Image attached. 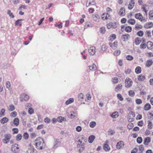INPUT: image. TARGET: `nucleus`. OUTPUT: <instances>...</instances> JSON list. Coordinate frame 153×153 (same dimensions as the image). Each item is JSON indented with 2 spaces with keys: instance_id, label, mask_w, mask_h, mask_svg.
<instances>
[{
  "instance_id": "1",
  "label": "nucleus",
  "mask_w": 153,
  "mask_h": 153,
  "mask_svg": "<svg viewBox=\"0 0 153 153\" xmlns=\"http://www.w3.org/2000/svg\"><path fill=\"white\" fill-rule=\"evenodd\" d=\"M36 148L38 150H41L45 147V144L43 138L39 137L35 140Z\"/></svg>"
},
{
  "instance_id": "36",
  "label": "nucleus",
  "mask_w": 153,
  "mask_h": 153,
  "mask_svg": "<svg viewBox=\"0 0 153 153\" xmlns=\"http://www.w3.org/2000/svg\"><path fill=\"white\" fill-rule=\"evenodd\" d=\"M93 26V25L89 22H87L85 25V27L87 28L88 27H92Z\"/></svg>"
},
{
  "instance_id": "33",
  "label": "nucleus",
  "mask_w": 153,
  "mask_h": 153,
  "mask_svg": "<svg viewBox=\"0 0 153 153\" xmlns=\"http://www.w3.org/2000/svg\"><path fill=\"white\" fill-rule=\"evenodd\" d=\"M103 149L106 151H108L110 149L109 146L106 144H104L103 146Z\"/></svg>"
},
{
  "instance_id": "49",
  "label": "nucleus",
  "mask_w": 153,
  "mask_h": 153,
  "mask_svg": "<svg viewBox=\"0 0 153 153\" xmlns=\"http://www.w3.org/2000/svg\"><path fill=\"white\" fill-rule=\"evenodd\" d=\"M117 97L118 98L120 101H123V98L122 95L120 94H117Z\"/></svg>"
},
{
  "instance_id": "47",
  "label": "nucleus",
  "mask_w": 153,
  "mask_h": 153,
  "mask_svg": "<svg viewBox=\"0 0 153 153\" xmlns=\"http://www.w3.org/2000/svg\"><path fill=\"white\" fill-rule=\"evenodd\" d=\"M15 109V107L14 106L13 104H11L9 105L8 109L10 111H13Z\"/></svg>"
},
{
  "instance_id": "51",
  "label": "nucleus",
  "mask_w": 153,
  "mask_h": 153,
  "mask_svg": "<svg viewBox=\"0 0 153 153\" xmlns=\"http://www.w3.org/2000/svg\"><path fill=\"white\" fill-rule=\"evenodd\" d=\"M126 59L129 61L132 60L133 59V56L131 55H128L126 56Z\"/></svg>"
},
{
  "instance_id": "12",
  "label": "nucleus",
  "mask_w": 153,
  "mask_h": 153,
  "mask_svg": "<svg viewBox=\"0 0 153 153\" xmlns=\"http://www.w3.org/2000/svg\"><path fill=\"white\" fill-rule=\"evenodd\" d=\"M109 45L113 49H116L118 45V42H115L113 43H109Z\"/></svg>"
},
{
  "instance_id": "32",
  "label": "nucleus",
  "mask_w": 153,
  "mask_h": 153,
  "mask_svg": "<svg viewBox=\"0 0 153 153\" xmlns=\"http://www.w3.org/2000/svg\"><path fill=\"white\" fill-rule=\"evenodd\" d=\"M135 71L136 74H138L141 73V69L140 66H137L136 67L135 70Z\"/></svg>"
},
{
  "instance_id": "62",
  "label": "nucleus",
  "mask_w": 153,
  "mask_h": 153,
  "mask_svg": "<svg viewBox=\"0 0 153 153\" xmlns=\"http://www.w3.org/2000/svg\"><path fill=\"white\" fill-rule=\"evenodd\" d=\"M136 102L137 104H140L142 102V100L140 99H137L136 100Z\"/></svg>"
},
{
  "instance_id": "7",
  "label": "nucleus",
  "mask_w": 153,
  "mask_h": 153,
  "mask_svg": "<svg viewBox=\"0 0 153 153\" xmlns=\"http://www.w3.org/2000/svg\"><path fill=\"white\" fill-rule=\"evenodd\" d=\"M11 149L13 152L18 153L19 148L18 147L17 144H14L12 145Z\"/></svg>"
},
{
  "instance_id": "55",
  "label": "nucleus",
  "mask_w": 153,
  "mask_h": 153,
  "mask_svg": "<svg viewBox=\"0 0 153 153\" xmlns=\"http://www.w3.org/2000/svg\"><path fill=\"white\" fill-rule=\"evenodd\" d=\"M137 34L139 36L142 37L143 35V32L141 30H140L138 32Z\"/></svg>"
},
{
  "instance_id": "34",
  "label": "nucleus",
  "mask_w": 153,
  "mask_h": 153,
  "mask_svg": "<svg viewBox=\"0 0 153 153\" xmlns=\"http://www.w3.org/2000/svg\"><path fill=\"white\" fill-rule=\"evenodd\" d=\"M119 115L118 113L117 112H115L113 113L111 115V116L114 118H117L118 117Z\"/></svg>"
},
{
  "instance_id": "3",
  "label": "nucleus",
  "mask_w": 153,
  "mask_h": 153,
  "mask_svg": "<svg viewBox=\"0 0 153 153\" xmlns=\"http://www.w3.org/2000/svg\"><path fill=\"white\" fill-rule=\"evenodd\" d=\"M117 24L115 22H110L107 25V27L109 29L111 28H116L117 27Z\"/></svg>"
},
{
  "instance_id": "58",
  "label": "nucleus",
  "mask_w": 153,
  "mask_h": 153,
  "mask_svg": "<svg viewBox=\"0 0 153 153\" xmlns=\"http://www.w3.org/2000/svg\"><path fill=\"white\" fill-rule=\"evenodd\" d=\"M44 121L45 123H49L51 122V120L46 117L44 119Z\"/></svg>"
},
{
  "instance_id": "8",
  "label": "nucleus",
  "mask_w": 153,
  "mask_h": 153,
  "mask_svg": "<svg viewBox=\"0 0 153 153\" xmlns=\"http://www.w3.org/2000/svg\"><path fill=\"white\" fill-rule=\"evenodd\" d=\"M77 148L79 149V152L81 153L85 149L84 144H77Z\"/></svg>"
},
{
  "instance_id": "57",
  "label": "nucleus",
  "mask_w": 153,
  "mask_h": 153,
  "mask_svg": "<svg viewBox=\"0 0 153 153\" xmlns=\"http://www.w3.org/2000/svg\"><path fill=\"white\" fill-rule=\"evenodd\" d=\"M133 127V125L132 123L129 124L127 126V128L129 130L132 129Z\"/></svg>"
},
{
  "instance_id": "6",
  "label": "nucleus",
  "mask_w": 153,
  "mask_h": 153,
  "mask_svg": "<svg viewBox=\"0 0 153 153\" xmlns=\"http://www.w3.org/2000/svg\"><path fill=\"white\" fill-rule=\"evenodd\" d=\"M125 86L127 88L130 87L132 85V81L129 78H127L125 81Z\"/></svg>"
},
{
  "instance_id": "11",
  "label": "nucleus",
  "mask_w": 153,
  "mask_h": 153,
  "mask_svg": "<svg viewBox=\"0 0 153 153\" xmlns=\"http://www.w3.org/2000/svg\"><path fill=\"white\" fill-rule=\"evenodd\" d=\"M124 143L123 142L120 141L118 142L116 145V148L118 149H120L123 147Z\"/></svg>"
},
{
  "instance_id": "53",
  "label": "nucleus",
  "mask_w": 153,
  "mask_h": 153,
  "mask_svg": "<svg viewBox=\"0 0 153 153\" xmlns=\"http://www.w3.org/2000/svg\"><path fill=\"white\" fill-rule=\"evenodd\" d=\"M96 124V122L94 121H92L90 123V126L91 128H94Z\"/></svg>"
},
{
  "instance_id": "31",
  "label": "nucleus",
  "mask_w": 153,
  "mask_h": 153,
  "mask_svg": "<svg viewBox=\"0 0 153 153\" xmlns=\"http://www.w3.org/2000/svg\"><path fill=\"white\" fill-rule=\"evenodd\" d=\"M8 121V118L6 117H4L1 120L0 122L2 124H4L7 123Z\"/></svg>"
},
{
  "instance_id": "26",
  "label": "nucleus",
  "mask_w": 153,
  "mask_h": 153,
  "mask_svg": "<svg viewBox=\"0 0 153 153\" xmlns=\"http://www.w3.org/2000/svg\"><path fill=\"white\" fill-rule=\"evenodd\" d=\"M95 138V137L94 135L90 136L88 138V141L90 143H92Z\"/></svg>"
},
{
  "instance_id": "40",
  "label": "nucleus",
  "mask_w": 153,
  "mask_h": 153,
  "mask_svg": "<svg viewBox=\"0 0 153 153\" xmlns=\"http://www.w3.org/2000/svg\"><path fill=\"white\" fill-rule=\"evenodd\" d=\"M139 152L138 153H142L144 151L143 146L142 145H141L139 146Z\"/></svg>"
},
{
  "instance_id": "29",
  "label": "nucleus",
  "mask_w": 153,
  "mask_h": 153,
  "mask_svg": "<svg viewBox=\"0 0 153 153\" xmlns=\"http://www.w3.org/2000/svg\"><path fill=\"white\" fill-rule=\"evenodd\" d=\"M151 108L150 105L149 103H147L145 105L144 107V110L145 111H148Z\"/></svg>"
},
{
  "instance_id": "46",
  "label": "nucleus",
  "mask_w": 153,
  "mask_h": 153,
  "mask_svg": "<svg viewBox=\"0 0 153 153\" xmlns=\"http://www.w3.org/2000/svg\"><path fill=\"white\" fill-rule=\"evenodd\" d=\"M7 13L8 15H9L10 17H11L13 18L14 17V16L13 15L12 13L11 12V11L10 10H8Z\"/></svg>"
},
{
  "instance_id": "16",
  "label": "nucleus",
  "mask_w": 153,
  "mask_h": 153,
  "mask_svg": "<svg viewBox=\"0 0 153 153\" xmlns=\"http://www.w3.org/2000/svg\"><path fill=\"white\" fill-rule=\"evenodd\" d=\"M129 117L128 120L129 122H131L134 120V115L132 113H130L128 115Z\"/></svg>"
},
{
  "instance_id": "5",
  "label": "nucleus",
  "mask_w": 153,
  "mask_h": 153,
  "mask_svg": "<svg viewBox=\"0 0 153 153\" xmlns=\"http://www.w3.org/2000/svg\"><path fill=\"white\" fill-rule=\"evenodd\" d=\"M5 138L2 140L4 143L7 144L9 141V140L11 137V135L9 134H5L4 135Z\"/></svg>"
},
{
  "instance_id": "25",
  "label": "nucleus",
  "mask_w": 153,
  "mask_h": 153,
  "mask_svg": "<svg viewBox=\"0 0 153 153\" xmlns=\"http://www.w3.org/2000/svg\"><path fill=\"white\" fill-rule=\"evenodd\" d=\"M125 13V9L124 8H121L119 12V14L121 16H123L124 15Z\"/></svg>"
},
{
  "instance_id": "44",
  "label": "nucleus",
  "mask_w": 153,
  "mask_h": 153,
  "mask_svg": "<svg viewBox=\"0 0 153 153\" xmlns=\"http://www.w3.org/2000/svg\"><path fill=\"white\" fill-rule=\"evenodd\" d=\"M147 6V5L146 4H144L142 5L141 8L143 10V11H144L146 13V14L147 11V10L146 9V7Z\"/></svg>"
},
{
  "instance_id": "20",
  "label": "nucleus",
  "mask_w": 153,
  "mask_h": 153,
  "mask_svg": "<svg viewBox=\"0 0 153 153\" xmlns=\"http://www.w3.org/2000/svg\"><path fill=\"white\" fill-rule=\"evenodd\" d=\"M36 150L33 148H30L28 149L26 153H36Z\"/></svg>"
},
{
  "instance_id": "21",
  "label": "nucleus",
  "mask_w": 153,
  "mask_h": 153,
  "mask_svg": "<svg viewBox=\"0 0 153 153\" xmlns=\"http://www.w3.org/2000/svg\"><path fill=\"white\" fill-rule=\"evenodd\" d=\"M122 85L121 84H120L117 85L115 88V91L117 92H118L122 89Z\"/></svg>"
},
{
  "instance_id": "42",
  "label": "nucleus",
  "mask_w": 153,
  "mask_h": 153,
  "mask_svg": "<svg viewBox=\"0 0 153 153\" xmlns=\"http://www.w3.org/2000/svg\"><path fill=\"white\" fill-rule=\"evenodd\" d=\"M149 18L151 20H152L153 18V11L151 10L149 13Z\"/></svg>"
},
{
  "instance_id": "22",
  "label": "nucleus",
  "mask_w": 153,
  "mask_h": 153,
  "mask_svg": "<svg viewBox=\"0 0 153 153\" xmlns=\"http://www.w3.org/2000/svg\"><path fill=\"white\" fill-rule=\"evenodd\" d=\"M89 67L90 70L93 71L96 70L97 68L96 66L94 64H93L91 65H89Z\"/></svg>"
},
{
  "instance_id": "10",
  "label": "nucleus",
  "mask_w": 153,
  "mask_h": 153,
  "mask_svg": "<svg viewBox=\"0 0 153 153\" xmlns=\"http://www.w3.org/2000/svg\"><path fill=\"white\" fill-rule=\"evenodd\" d=\"M151 138L149 137H146L143 140V144L145 145H148L151 141Z\"/></svg>"
},
{
  "instance_id": "48",
  "label": "nucleus",
  "mask_w": 153,
  "mask_h": 153,
  "mask_svg": "<svg viewBox=\"0 0 153 153\" xmlns=\"http://www.w3.org/2000/svg\"><path fill=\"white\" fill-rule=\"evenodd\" d=\"M21 19L20 20H19L17 21H16L15 22V24L16 25L18 26H20L22 25V22H21Z\"/></svg>"
},
{
  "instance_id": "38",
  "label": "nucleus",
  "mask_w": 153,
  "mask_h": 153,
  "mask_svg": "<svg viewBox=\"0 0 153 153\" xmlns=\"http://www.w3.org/2000/svg\"><path fill=\"white\" fill-rule=\"evenodd\" d=\"M112 81L113 84H116L118 82V78L117 77H114L112 79Z\"/></svg>"
},
{
  "instance_id": "45",
  "label": "nucleus",
  "mask_w": 153,
  "mask_h": 153,
  "mask_svg": "<svg viewBox=\"0 0 153 153\" xmlns=\"http://www.w3.org/2000/svg\"><path fill=\"white\" fill-rule=\"evenodd\" d=\"M116 38V35L114 34H112L110 36L109 39L110 40H113Z\"/></svg>"
},
{
  "instance_id": "18",
  "label": "nucleus",
  "mask_w": 153,
  "mask_h": 153,
  "mask_svg": "<svg viewBox=\"0 0 153 153\" xmlns=\"http://www.w3.org/2000/svg\"><path fill=\"white\" fill-rule=\"evenodd\" d=\"M109 17V15L108 13H105L102 15V18L103 20H106Z\"/></svg>"
},
{
  "instance_id": "61",
  "label": "nucleus",
  "mask_w": 153,
  "mask_h": 153,
  "mask_svg": "<svg viewBox=\"0 0 153 153\" xmlns=\"http://www.w3.org/2000/svg\"><path fill=\"white\" fill-rule=\"evenodd\" d=\"M100 31L102 33H105V28L104 27H102L100 29Z\"/></svg>"
},
{
  "instance_id": "30",
  "label": "nucleus",
  "mask_w": 153,
  "mask_h": 153,
  "mask_svg": "<svg viewBox=\"0 0 153 153\" xmlns=\"http://www.w3.org/2000/svg\"><path fill=\"white\" fill-rule=\"evenodd\" d=\"M153 62L152 60L150 59L148 60L146 62V65L147 67H149L152 65Z\"/></svg>"
},
{
  "instance_id": "28",
  "label": "nucleus",
  "mask_w": 153,
  "mask_h": 153,
  "mask_svg": "<svg viewBox=\"0 0 153 153\" xmlns=\"http://www.w3.org/2000/svg\"><path fill=\"white\" fill-rule=\"evenodd\" d=\"M129 36V35L128 34L123 35L122 36V39L123 41H126Z\"/></svg>"
},
{
  "instance_id": "24",
  "label": "nucleus",
  "mask_w": 153,
  "mask_h": 153,
  "mask_svg": "<svg viewBox=\"0 0 153 153\" xmlns=\"http://www.w3.org/2000/svg\"><path fill=\"white\" fill-rule=\"evenodd\" d=\"M22 96L23 99L20 100L22 102L23 100H28L29 98V96L27 94H23Z\"/></svg>"
},
{
  "instance_id": "43",
  "label": "nucleus",
  "mask_w": 153,
  "mask_h": 153,
  "mask_svg": "<svg viewBox=\"0 0 153 153\" xmlns=\"http://www.w3.org/2000/svg\"><path fill=\"white\" fill-rule=\"evenodd\" d=\"M128 22L132 25H134L135 24V21L134 19H130L128 21Z\"/></svg>"
},
{
  "instance_id": "23",
  "label": "nucleus",
  "mask_w": 153,
  "mask_h": 153,
  "mask_svg": "<svg viewBox=\"0 0 153 153\" xmlns=\"http://www.w3.org/2000/svg\"><path fill=\"white\" fill-rule=\"evenodd\" d=\"M146 46L148 49H152L153 48V43L152 42L149 41L147 42Z\"/></svg>"
},
{
  "instance_id": "4",
  "label": "nucleus",
  "mask_w": 153,
  "mask_h": 153,
  "mask_svg": "<svg viewBox=\"0 0 153 153\" xmlns=\"http://www.w3.org/2000/svg\"><path fill=\"white\" fill-rule=\"evenodd\" d=\"M135 18L139 20L141 22H146V20L144 17L140 13H137L135 14Z\"/></svg>"
},
{
  "instance_id": "17",
  "label": "nucleus",
  "mask_w": 153,
  "mask_h": 153,
  "mask_svg": "<svg viewBox=\"0 0 153 153\" xmlns=\"http://www.w3.org/2000/svg\"><path fill=\"white\" fill-rule=\"evenodd\" d=\"M153 26V23L152 22H149L145 24L144 25L145 28H149Z\"/></svg>"
},
{
  "instance_id": "14",
  "label": "nucleus",
  "mask_w": 153,
  "mask_h": 153,
  "mask_svg": "<svg viewBox=\"0 0 153 153\" xmlns=\"http://www.w3.org/2000/svg\"><path fill=\"white\" fill-rule=\"evenodd\" d=\"M145 79V76L142 74L139 75L137 77V79L140 82L143 81Z\"/></svg>"
},
{
  "instance_id": "15",
  "label": "nucleus",
  "mask_w": 153,
  "mask_h": 153,
  "mask_svg": "<svg viewBox=\"0 0 153 153\" xmlns=\"http://www.w3.org/2000/svg\"><path fill=\"white\" fill-rule=\"evenodd\" d=\"M134 0H131L129 2V4L128 5V8L131 10L133 8L134 6Z\"/></svg>"
},
{
  "instance_id": "41",
  "label": "nucleus",
  "mask_w": 153,
  "mask_h": 153,
  "mask_svg": "<svg viewBox=\"0 0 153 153\" xmlns=\"http://www.w3.org/2000/svg\"><path fill=\"white\" fill-rule=\"evenodd\" d=\"M141 42V40L139 38H137L135 39V43L136 45H139Z\"/></svg>"
},
{
  "instance_id": "63",
  "label": "nucleus",
  "mask_w": 153,
  "mask_h": 153,
  "mask_svg": "<svg viewBox=\"0 0 153 153\" xmlns=\"http://www.w3.org/2000/svg\"><path fill=\"white\" fill-rule=\"evenodd\" d=\"M28 112L30 114H32L33 113V109L32 108H29L28 110Z\"/></svg>"
},
{
  "instance_id": "27",
  "label": "nucleus",
  "mask_w": 153,
  "mask_h": 153,
  "mask_svg": "<svg viewBox=\"0 0 153 153\" xmlns=\"http://www.w3.org/2000/svg\"><path fill=\"white\" fill-rule=\"evenodd\" d=\"M19 119L18 118H15L13 121L14 124L16 126H17L19 125Z\"/></svg>"
},
{
  "instance_id": "60",
  "label": "nucleus",
  "mask_w": 153,
  "mask_h": 153,
  "mask_svg": "<svg viewBox=\"0 0 153 153\" xmlns=\"http://www.w3.org/2000/svg\"><path fill=\"white\" fill-rule=\"evenodd\" d=\"M129 94L131 97H133L134 95V92L133 91H129Z\"/></svg>"
},
{
  "instance_id": "39",
  "label": "nucleus",
  "mask_w": 153,
  "mask_h": 153,
  "mask_svg": "<svg viewBox=\"0 0 153 153\" xmlns=\"http://www.w3.org/2000/svg\"><path fill=\"white\" fill-rule=\"evenodd\" d=\"M84 95L82 93H79L78 96L79 100L82 101L84 99Z\"/></svg>"
},
{
  "instance_id": "56",
  "label": "nucleus",
  "mask_w": 153,
  "mask_h": 153,
  "mask_svg": "<svg viewBox=\"0 0 153 153\" xmlns=\"http://www.w3.org/2000/svg\"><path fill=\"white\" fill-rule=\"evenodd\" d=\"M142 138L141 137H139L137 139V142L139 143H141L142 142Z\"/></svg>"
},
{
  "instance_id": "50",
  "label": "nucleus",
  "mask_w": 153,
  "mask_h": 153,
  "mask_svg": "<svg viewBox=\"0 0 153 153\" xmlns=\"http://www.w3.org/2000/svg\"><path fill=\"white\" fill-rule=\"evenodd\" d=\"M121 53V51L120 50H116L115 51L114 53V54L115 56H117L120 55Z\"/></svg>"
},
{
  "instance_id": "52",
  "label": "nucleus",
  "mask_w": 153,
  "mask_h": 153,
  "mask_svg": "<svg viewBox=\"0 0 153 153\" xmlns=\"http://www.w3.org/2000/svg\"><path fill=\"white\" fill-rule=\"evenodd\" d=\"M22 138V136L20 134H18L16 136V140L17 141L20 140Z\"/></svg>"
},
{
  "instance_id": "2",
  "label": "nucleus",
  "mask_w": 153,
  "mask_h": 153,
  "mask_svg": "<svg viewBox=\"0 0 153 153\" xmlns=\"http://www.w3.org/2000/svg\"><path fill=\"white\" fill-rule=\"evenodd\" d=\"M86 140V138L83 136H81L77 138L76 141L77 143V144H84Z\"/></svg>"
},
{
  "instance_id": "13",
  "label": "nucleus",
  "mask_w": 153,
  "mask_h": 153,
  "mask_svg": "<svg viewBox=\"0 0 153 153\" xmlns=\"http://www.w3.org/2000/svg\"><path fill=\"white\" fill-rule=\"evenodd\" d=\"M95 4L94 0H88L86 4V6L88 7L90 5H95Z\"/></svg>"
},
{
  "instance_id": "64",
  "label": "nucleus",
  "mask_w": 153,
  "mask_h": 153,
  "mask_svg": "<svg viewBox=\"0 0 153 153\" xmlns=\"http://www.w3.org/2000/svg\"><path fill=\"white\" fill-rule=\"evenodd\" d=\"M17 113L15 111H14L12 112L10 114V116L11 117H15L17 115Z\"/></svg>"
},
{
  "instance_id": "37",
  "label": "nucleus",
  "mask_w": 153,
  "mask_h": 153,
  "mask_svg": "<svg viewBox=\"0 0 153 153\" xmlns=\"http://www.w3.org/2000/svg\"><path fill=\"white\" fill-rule=\"evenodd\" d=\"M131 27L130 26H127L125 27V30L127 32H131Z\"/></svg>"
},
{
  "instance_id": "9",
  "label": "nucleus",
  "mask_w": 153,
  "mask_h": 153,
  "mask_svg": "<svg viewBox=\"0 0 153 153\" xmlns=\"http://www.w3.org/2000/svg\"><path fill=\"white\" fill-rule=\"evenodd\" d=\"M88 52L91 55H94L95 52V48L94 47L90 48L88 50Z\"/></svg>"
},
{
  "instance_id": "59",
  "label": "nucleus",
  "mask_w": 153,
  "mask_h": 153,
  "mask_svg": "<svg viewBox=\"0 0 153 153\" xmlns=\"http://www.w3.org/2000/svg\"><path fill=\"white\" fill-rule=\"evenodd\" d=\"M6 87L8 89H9L10 87V83L9 81L7 82L6 83Z\"/></svg>"
},
{
  "instance_id": "54",
  "label": "nucleus",
  "mask_w": 153,
  "mask_h": 153,
  "mask_svg": "<svg viewBox=\"0 0 153 153\" xmlns=\"http://www.w3.org/2000/svg\"><path fill=\"white\" fill-rule=\"evenodd\" d=\"M5 111V109H2L0 113V117H1L2 116L4 115V113Z\"/></svg>"
},
{
  "instance_id": "35",
  "label": "nucleus",
  "mask_w": 153,
  "mask_h": 153,
  "mask_svg": "<svg viewBox=\"0 0 153 153\" xmlns=\"http://www.w3.org/2000/svg\"><path fill=\"white\" fill-rule=\"evenodd\" d=\"M74 101V100L73 98H70L66 102L65 104L67 105H68L73 102Z\"/></svg>"
},
{
  "instance_id": "19",
  "label": "nucleus",
  "mask_w": 153,
  "mask_h": 153,
  "mask_svg": "<svg viewBox=\"0 0 153 153\" xmlns=\"http://www.w3.org/2000/svg\"><path fill=\"white\" fill-rule=\"evenodd\" d=\"M100 17L97 14H95L93 16V20L96 22H98L99 21Z\"/></svg>"
}]
</instances>
